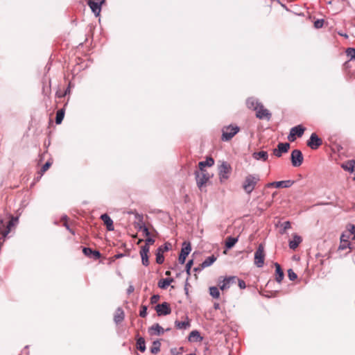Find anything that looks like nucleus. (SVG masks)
<instances>
[{"instance_id":"nucleus-17","label":"nucleus","mask_w":355,"mask_h":355,"mask_svg":"<svg viewBox=\"0 0 355 355\" xmlns=\"http://www.w3.org/2000/svg\"><path fill=\"white\" fill-rule=\"evenodd\" d=\"M253 159L257 161L266 162L268 158V154L266 151L254 152L252 155Z\"/></svg>"},{"instance_id":"nucleus-9","label":"nucleus","mask_w":355,"mask_h":355,"mask_svg":"<svg viewBox=\"0 0 355 355\" xmlns=\"http://www.w3.org/2000/svg\"><path fill=\"white\" fill-rule=\"evenodd\" d=\"M322 144V139L318 137V135H311L309 139L307 141V146L313 149H318Z\"/></svg>"},{"instance_id":"nucleus-26","label":"nucleus","mask_w":355,"mask_h":355,"mask_svg":"<svg viewBox=\"0 0 355 355\" xmlns=\"http://www.w3.org/2000/svg\"><path fill=\"white\" fill-rule=\"evenodd\" d=\"M173 282V278H165V279H161L159 282H158V286L160 288H162V289H165L172 282Z\"/></svg>"},{"instance_id":"nucleus-38","label":"nucleus","mask_w":355,"mask_h":355,"mask_svg":"<svg viewBox=\"0 0 355 355\" xmlns=\"http://www.w3.org/2000/svg\"><path fill=\"white\" fill-rule=\"evenodd\" d=\"M189 340H191L192 338H195L196 340H201L202 338L200 337V335L199 334V332L196 330H194V331H192L190 334H189Z\"/></svg>"},{"instance_id":"nucleus-53","label":"nucleus","mask_w":355,"mask_h":355,"mask_svg":"<svg viewBox=\"0 0 355 355\" xmlns=\"http://www.w3.org/2000/svg\"><path fill=\"white\" fill-rule=\"evenodd\" d=\"M140 229L142 230L145 236H148L150 235V232L146 225H143V226L140 227Z\"/></svg>"},{"instance_id":"nucleus-5","label":"nucleus","mask_w":355,"mask_h":355,"mask_svg":"<svg viewBox=\"0 0 355 355\" xmlns=\"http://www.w3.org/2000/svg\"><path fill=\"white\" fill-rule=\"evenodd\" d=\"M265 260L264 248L260 244L254 252V264L258 268L263 267Z\"/></svg>"},{"instance_id":"nucleus-39","label":"nucleus","mask_w":355,"mask_h":355,"mask_svg":"<svg viewBox=\"0 0 355 355\" xmlns=\"http://www.w3.org/2000/svg\"><path fill=\"white\" fill-rule=\"evenodd\" d=\"M346 54L349 58H350L351 60L355 59V49L354 48L347 49Z\"/></svg>"},{"instance_id":"nucleus-15","label":"nucleus","mask_w":355,"mask_h":355,"mask_svg":"<svg viewBox=\"0 0 355 355\" xmlns=\"http://www.w3.org/2000/svg\"><path fill=\"white\" fill-rule=\"evenodd\" d=\"M149 246L147 245H144L141 247L140 250V255L141 257L142 264L145 266H148L149 265L148 261V252H149Z\"/></svg>"},{"instance_id":"nucleus-34","label":"nucleus","mask_w":355,"mask_h":355,"mask_svg":"<svg viewBox=\"0 0 355 355\" xmlns=\"http://www.w3.org/2000/svg\"><path fill=\"white\" fill-rule=\"evenodd\" d=\"M305 130L306 129L304 126L302 125H298L292 128L289 133H304Z\"/></svg>"},{"instance_id":"nucleus-28","label":"nucleus","mask_w":355,"mask_h":355,"mask_svg":"<svg viewBox=\"0 0 355 355\" xmlns=\"http://www.w3.org/2000/svg\"><path fill=\"white\" fill-rule=\"evenodd\" d=\"M238 241V238L229 236L225 241V247L227 249L232 248Z\"/></svg>"},{"instance_id":"nucleus-31","label":"nucleus","mask_w":355,"mask_h":355,"mask_svg":"<svg viewBox=\"0 0 355 355\" xmlns=\"http://www.w3.org/2000/svg\"><path fill=\"white\" fill-rule=\"evenodd\" d=\"M161 343L159 340H155L153 343V346L150 348V352L156 354L160 351Z\"/></svg>"},{"instance_id":"nucleus-56","label":"nucleus","mask_w":355,"mask_h":355,"mask_svg":"<svg viewBox=\"0 0 355 355\" xmlns=\"http://www.w3.org/2000/svg\"><path fill=\"white\" fill-rule=\"evenodd\" d=\"M94 259H99L101 257V253L97 250H93L92 256Z\"/></svg>"},{"instance_id":"nucleus-55","label":"nucleus","mask_w":355,"mask_h":355,"mask_svg":"<svg viewBox=\"0 0 355 355\" xmlns=\"http://www.w3.org/2000/svg\"><path fill=\"white\" fill-rule=\"evenodd\" d=\"M155 243V239L150 238V237H148L146 239V244L145 245H147V246H148L149 245H152Z\"/></svg>"},{"instance_id":"nucleus-51","label":"nucleus","mask_w":355,"mask_h":355,"mask_svg":"<svg viewBox=\"0 0 355 355\" xmlns=\"http://www.w3.org/2000/svg\"><path fill=\"white\" fill-rule=\"evenodd\" d=\"M236 282H238V285L241 289L245 288L246 284L243 280L237 278Z\"/></svg>"},{"instance_id":"nucleus-62","label":"nucleus","mask_w":355,"mask_h":355,"mask_svg":"<svg viewBox=\"0 0 355 355\" xmlns=\"http://www.w3.org/2000/svg\"><path fill=\"white\" fill-rule=\"evenodd\" d=\"M218 307V304L215 305V308L217 309Z\"/></svg>"},{"instance_id":"nucleus-12","label":"nucleus","mask_w":355,"mask_h":355,"mask_svg":"<svg viewBox=\"0 0 355 355\" xmlns=\"http://www.w3.org/2000/svg\"><path fill=\"white\" fill-rule=\"evenodd\" d=\"M289 148V143H279L277 148L273 150V153L276 157H280L283 153H287Z\"/></svg>"},{"instance_id":"nucleus-64","label":"nucleus","mask_w":355,"mask_h":355,"mask_svg":"<svg viewBox=\"0 0 355 355\" xmlns=\"http://www.w3.org/2000/svg\"><path fill=\"white\" fill-rule=\"evenodd\" d=\"M67 92H69V89H67V91H65V94H67Z\"/></svg>"},{"instance_id":"nucleus-13","label":"nucleus","mask_w":355,"mask_h":355,"mask_svg":"<svg viewBox=\"0 0 355 355\" xmlns=\"http://www.w3.org/2000/svg\"><path fill=\"white\" fill-rule=\"evenodd\" d=\"M169 330V328L166 329V331ZM164 332L165 330L158 323L154 324L148 328V333L151 336H160L164 334Z\"/></svg>"},{"instance_id":"nucleus-29","label":"nucleus","mask_w":355,"mask_h":355,"mask_svg":"<svg viewBox=\"0 0 355 355\" xmlns=\"http://www.w3.org/2000/svg\"><path fill=\"white\" fill-rule=\"evenodd\" d=\"M352 232H349V229L347 228V230L344 232L340 236V240H343V241L350 242V240L352 241Z\"/></svg>"},{"instance_id":"nucleus-41","label":"nucleus","mask_w":355,"mask_h":355,"mask_svg":"<svg viewBox=\"0 0 355 355\" xmlns=\"http://www.w3.org/2000/svg\"><path fill=\"white\" fill-rule=\"evenodd\" d=\"M183 348L180 347L171 349V355H182Z\"/></svg>"},{"instance_id":"nucleus-59","label":"nucleus","mask_w":355,"mask_h":355,"mask_svg":"<svg viewBox=\"0 0 355 355\" xmlns=\"http://www.w3.org/2000/svg\"><path fill=\"white\" fill-rule=\"evenodd\" d=\"M64 225L70 232H71L73 234H74V232L69 227V226L68 225V224L67 223H64Z\"/></svg>"},{"instance_id":"nucleus-43","label":"nucleus","mask_w":355,"mask_h":355,"mask_svg":"<svg viewBox=\"0 0 355 355\" xmlns=\"http://www.w3.org/2000/svg\"><path fill=\"white\" fill-rule=\"evenodd\" d=\"M51 162H50L49 161L46 162L42 167L41 168V175H42V174L46 172L49 168V167L51 166Z\"/></svg>"},{"instance_id":"nucleus-6","label":"nucleus","mask_w":355,"mask_h":355,"mask_svg":"<svg viewBox=\"0 0 355 355\" xmlns=\"http://www.w3.org/2000/svg\"><path fill=\"white\" fill-rule=\"evenodd\" d=\"M291 160L293 166L298 167L301 166L304 161V157L302 152L298 149H295L291 152Z\"/></svg>"},{"instance_id":"nucleus-46","label":"nucleus","mask_w":355,"mask_h":355,"mask_svg":"<svg viewBox=\"0 0 355 355\" xmlns=\"http://www.w3.org/2000/svg\"><path fill=\"white\" fill-rule=\"evenodd\" d=\"M282 226L283 227V231L281 232L282 234H284L286 230L290 229L291 227L289 221L284 222Z\"/></svg>"},{"instance_id":"nucleus-30","label":"nucleus","mask_w":355,"mask_h":355,"mask_svg":"<svg viewBox=\"0 0 355 355\" xmlns=\"http://www.w3.org/2000/svg\"><path fill=\"white\" fill-rule=\"evenodd\" d=\"M137 349L141 351V352H145L146 350V345H145V340L144 338L140 337L137 340Z\"/></svg>"},{"instance_id":"nucleus-19","label":"nucleus","mask_w":355,"mask_h":355,"mask_svg":"<svg viewBox=\"0 0 355 355\" xmlns=\"http://www.w3.org/2000/svg\"><path fill=\"white\" fill-rule=\"evenodd\" d=\"M302 241V239L301 236L295 234L293 236V239L289 241V248L292 250H295L298 247Z\"/></svg>"},{"instance_id":"nucleus-16","label":"nucleus","mask_w":355,"mask_h":355,"mask_svg":"<svg viewBox=\"0 0 355 355\" xmlns=\"http://www.w3.org/2000/svg\"><path fill=\"white\" fill-rule=\"evenodd\" d=\"M101 219L103 221L104 224L106 225L108 231L114 230L113 220L111 219V218L107 214H102L101 216Z\"/></svg>"},{"instance_id":"nucleus-21","label":"nucleus","mask_w":355,"mask_h":355,"mask_svg":"<svg viewBox=\"0 0 355 355\" xmlns=\"http://www.w3.org/2000/svg\"><path fill=\"white\" fill-rule=\"evenodd\" d=\"M214 164V160L212 157H207L205 161L200 162L198 164L200 171H205V166H211Z\"/></svg>"},{"instance_id":"nucleus-61","label":"nucleus","mask_w":355,"mask_h":355,"mask_svg":"<svg viewBox=\"0 0 355 355\" xmlns=\"http://www.w3.org/2000/svg\"><path fill=\"white\" fill-rule=\"evenodd\" d=\"M169 274H170V272H169V271H167V272H166V275H168Z\"/></svg>"},{"instance_id":"nucleus-54","label":"nucleus","mask_w":355,"mask_h":355,"mask_svg":"<svg viewBox=\"0 0 355 355\" xmlns=\"http://www.w3.org/2000/svg\"><path fill=\"white\" fill-rule=\"evenodd\" d=\"M159 296L157 295H154L151 297L150 298V302L152 304H155L157 302V301L159 300Z\"/></svg>"},{"instance_id":"nucleus-37","label":"nucleus","mask_w":355,"mask_h":355,"mask_svg":"<svg viewBox=\"0 0 355 355\" xmlns=\"http://www.w3.org/2000/svg\"><path fill=\"white\" fill-rule=\"evenodd\" d=\"M164 253L161 252H159L158 250H157V253H156V262L158 263V264H162L164 261V257L163 255Z\"/></svg>"},{"instance_id":"nucleus-22","label":"nucleus","mask_w":355,"mask_h":355,"mask_svg":"<svg viewBox=\"0 0 355 355\" xmlns=\"http://www.w3.org/2000/svg\"><path fill=\"white\" fill-rule=\"evenodd\" d=\"M175 325L178 329H187L190 327V321L188 318H187L184 321L182 322L176 320L175 322Z\"/></svg>"},{"instance_id":"nucleus-63","label":"nucleus","mask_w":355,"mask_h":355,"mask_svg":"<svg viewBox=\"0 0 355 355\" xmlns=\"http://www.w3.org/2000/svg\"><path fill=\"white\" fill-rule=\"evenodd\" d=\"M67 92H69V89H67V91H65V94H67Z\"/></svg>"},{"instance_id":"nucleus-36","label":"nucleus","mask_w":355,"mask_h":355,"mask_svg":"<svg viewBox=\"0 0 355 355\" xmlns=\"http://www.w3.org/2000/svg\"><path fill=\"white\" fill-rule=\"evenodd\" d=\"M347 248H351V243L347 241H343V240H340V243L338 247V250H344Z\"/></svg>"},{"instance_id":"nucleus-7","label":"nucleus","mask_w":355,"mask_h":355,"mask_svg":"<svg viewBox=\"0 0 355 355\" xmlns=\"http://www.w3.org/2000/svg\"><path fill=\"white\" fill-rule=\"evenodd\" d=\"M105 0H89L88 5L96 16H98L101 11V6Z\"/></svg>"},{"instance_id":"nucleus-10","label":"nucleus","mask_w":355,"mask_h":355,"mask_svg":"<svg viewBox=\"0 0 355 355\" xmlns=\"http://www.w3.org/2000/svg\"><path fill=\"white\" fill-rule=\"evenodd\" d=\"M155 310L159 316L166 315L171 313V309L167 302L159 304L155 306Z\"/></svg>"},{"instance_id":"nucleus-40","label":"nucleus","mask_w":355,"mask_h":355,"mask_svg":"<svg viewBox=\"0 0 355 355\" xmlns=\"http://www.w3.org/2000/svg\"><path fill=\"white\" fill-rule=\"evenodd\" d=\"M170 248H171V244L166 243L164 245L159 246L157 248V250H159V252L164 253L165 252L168 251L170 250Z\"/></svg>"},{"instance_id":"nucleus-47","label":"nucleus","mask_w":355,"mask_h":355,"mask_svg":"<svg viewBox=\"0 0 355 355\" xmlns=\"http://www.w3.org/2000/svg\"><path fill=\"white\" fill-rule=\"evenodd\" d=\"M235 135H222L221 140L223 141H229Z\"/></svg>"},{"instance_id":"nucleus-3","label":"nucleus","mask_w":355,"mask_h":355,"mask_svg":"<svg viewBox=\"0 0 355 355\" xmlns=\"http://www.w3.org/2000/svg\"><path fill=\"white\" fill-rule=\"evenodd\" d=\"M232 167L227 162H223L218 166V178L220 183L226 182L231 174Z\"/></svg>"},{"instance_id":"nucleus-49","label":"nucleus","mask_w":355,"mask_h":355,"mask_svg":"<svg viewBox=\"0 0 355 355\" xmlns=\"http://www.w3.org/2000/svg\"><path fill=\"white\" fill-rule=\"evenodd\" d=\"M324 24V20L323 19H318L314 23V26L316 28H322Z\"/></svg>"},{"instance_id":"nucleus-1","label":"nucleus","mask_w":355,"mask_h":355,"mask_svg":"<svg viewBox=\"0 0 355 355\" xmlns=\"http://www.w3.org/2000/svg\"><path fill=\"white\" fill-rule=\"evenodd\" d=\"M246 104L248 108L256 111V116L257 118L260 119H270L271 116L270 112L266 109L263 105L260 104L256 99L253 98H248L247 100Z\"/></svg>"},{"instance_id":"nucleus-60","label":"nucleus","mask_w":355,"mask_h":355,"mask_svg":"<svg viewBox=\"0 0 355 355\" xmlns=\"http://www.w3.org/2000/svg\"><path fill=\"white\" fill-rule=\"evenodd\" d=\"M187 355H196V354H194V353H191V354H187Z\"/></svg>"},{"instance_id":"nucleus-35","label":"nucleus","mask_w":355,"mask_h":355,"mask_svg":"<svg viewBox=\"0 0 355 355\" xmlns=\"http://www.w3.org/2000/svg\"><path fill=\"white\" fill-rule=\"evenodd\" d=\"M64 112L62 110H59L56 113L55 122L57 124H60L64 118Z\"/></svg>"},{"instance_id":"nucleus-23","label":"nucleus","mask_w":355,"mask_h":355,"mask_svg":"<svg viewBox=\"0 0 355 355\" xmlns=\"http://www.w3.org/2000/svg\"><path fill=\"white\" fill-rule=\"evenodd\" d=\"M275 268H276V277H275V279L276 281L278 282V283H280L283 278H284V272L283 270H282L281 268V266L278 263H275Z\"/></svg>"},{"instance_id":"nucleus-27","label":"nucleus","mask_w":355,"mask_h":355,"mask_svg":"<svg viewBox=\"0 0 355 355\" xmlns=\"http://www.w3.org/2000/svg\"><path fill=\"white\" fill-rule=\"evenodd\" d=\"M216 260V257L214 255H211L205 259V260L201 263V268H207L212 265Z\"/></svg>"},{"instance_id":"nucleus-50","label":"nucleus","mask_w":355,"mask_h":355,"mask_svg":"<svg viewBox=\"0 0 355 355\" xmlns=\"http://www.w3.org/2000/svg\"><path fill=\"white\" fill-rule=\"evenodd\" d=\"M348 229L349 230V232H352V241H355V225H349L348 226Z\"/></svg>"},{"instance_id":"nucleus-48","label":"nucleus","mask_w":355,"mask_h":355,"mask_svg":"<svg viewBox=\"0 0 355 355\" xmlns=\"http://www.w3.org/2000/svg\"><path fill=\"white\" fill-rule=\"evenodd\" d=\"M147 315V307L146 306H141V309L140 310V312H139V315L141 317V318H145Z\"/></svg>"},{"instance_id":"nucleus-11","label":"nucleus","mask_w":355,"mask_h":355,"mask_svg":"<svg viewBox=\"0 0 355 355\" xmlns=\"http://www.w3.org/2000/svg\"><path fill=\"white\" fill-rule=\"evenodd\" d=\"M237 277L235 276H230L225 278L220 284L219 287L222 291L228 289L232 284L236 283Z\"/></svg>"},{"instance_id":"nucleus-57","label":"nucleus","mask_w":355,"mask_h":355,"mask_svg":"<svg viewBox=\"0 0 355 355\" xmlns=\"http://www.w3.org/2000/svg\"><path fill=\"white\" fill-rule=\"evenodd\" d=\"M205 268H201V264L198 266V267H196L193 268V270L195 272H200L202 269H204Z\"/></svg>"},{"instance_id":"nucleus-52","label":"nucleus","mask_w":355,"mask_h":355,"mask_svg":"<svg viewBox=\"0 0 355 355\" xmlns=\"http://www.w3.org/2000/svg\"><path fill=\"white\" fill-rule=\"evenodd\" d=\"M302 135H288V139L290 141H294L297 137H301Z\"/></svg>"},{"instance_id":"nucleus-42","label":"nucleus","mask_w":355,"mask_h":355,"mask_svg":"<svg viewBox=\"0 0 355 355\" xmlns=\"http://www.w3.org/2000/svg\"><path fill=\"white\" fill-rule=\"evenodd\" d=\"M288 276L290 280H291V281L296 279L297 277L296 273L292 269H289L288 270Z\"/></svg>"},{"instance_id":"nucleus-24","label":"nucleus","mask_w":355,"mask_h":355,"mask_svg":"<svg viewBox=\"0 0 355 355\" xmlns=\"http://www.w3.org/2000/svg\"><path fill=\"white\" fill-rule=\"evenodd\" d=\"M240 129L237 125H230L223 128L222 133H238Z\"/></svg>"},{"instance_id":"nucleus-33","label":"nucleus","mask_w":355,"mask_h":355,"mask_svg":"<svg viewBox=\"0 0 355 355\" xmlns=\"http://www.w3.org/2000/svg\"><path fill=\"white\" fill-rule=\"evenodd\" d=\"M209 294L211 297L216 299L218 298L220 296L219 290L216 286H211L209 288Z\"/></svg>"},{"instance_id":"nucleus-25","label":"nucleus","mask_w":355,"mask_h":355,"mask_svg":"<svg viewBox=\"0 0 355 355\" xmlns=\"http://www.w3.org/2000/svg\"><path fill=\"white\" fill-rule=\"evenodd\" d=\"M18 221H19V218L17 216H16V217L10 216V220H9V222L7 224V230L6 232V234H9L12 230V227H15L17 225Z\"/></svg>"},{"instance_id":"nucleus-8","label":"nucleus","mask_w":355,"mask_h":355,"mask_svg":"<svg viewBox=\"0 0 355 355\" xmlns=\"http://www.w3.org/2000/svg\"><path fill=\"white\" fill-rule=\"evenodd\" d=\"M183 247L181 250V252L179 256V262L181 264L184 263L187 257L191 251V247L190 243L184 241L182 244Z\"/></svg>"},{"instance_id":"nucleus-2","label":"nucleus","mask_w":355,"mask_h":355,"mask_svg":"<svg viewBox=\"0 0 355 355\" xmlns=\"http://www.w3.org/2000/svg\"><path fill=\"white\" fill-rule=\"evenodd\" d=\"M259 181V176L258 175H248L243 182L242 187L248 194H250L254 189Z\"/></svg>"},{"instance_id":"nucleus-32","label":"nucleus","mask_w":355,"mask_h":355,"mask_svg":"<svg viewBox=\"0 0 355 355\" xmlns=\"http://www.w3.org/2000/svg\"><path fill=\"white\" fill-rule=\"evenodd\" d=\"M7 230V225H6L3 219H0V234L3 238H6L8 234H6Z\"/></svg>"},{"instance_id":"nucleus-58","label":"nucleus","mask_w":355,"mask_h":355,"mask_svg":"<svg viewBox=\"0 0 355 355\" xmlns=\"http://www.w3.org/2000/svg\"><path fill=\"white\" fill-rule=\"evenodd\" d=\"M134 289H135V288H134V286H132V285H130V286L128 287V290H127V293H128V294H130V293H132L134 291Z\"/></svg>"},{"instance_id":"nucleus-14","label":"nucleus","mask_w":355,"mask_h":355,"mask_svg":"<svg viewBox=\"0 0 355 355\" xmlns=\"http://www.w3.org/2000/svg\"><path fill=\"white\" fill-rule=\"evenodd\" d=\"M294 183V181L292 180H282V181H278V182H273L268 183L267 184L268 187H275L276 188H289L291 187Z\"/></svg>"},{"instance_id":"nucleus-44","label":"nucleus","mask_w":355,"mask_h":355,"mask_svg":"<svg viewBox=\"0 0 355 355\" xmlns=\"http://www.w3.org/2000/svg\"><path fill=\"white\" fill-rule=\"evenodd\" d=\"M83 252L85 256L89 257H91L93 254V250L89 248H84L83 249Z\"/></svg>"},{"instance_id":"nucleus-45","label":"nucleus","mask_w":355,"mask_h":355,"mask_svg":"<svg viewBox=\"0 0 355 355\" xmlns=\"http://www.w3.org/2000/svg\"><path fill=\"white\" fill-rule=\"evenodd\" d=\"M193 259H191V260H189L186 265V272L188 275H191V268L193 265Z\"/></svg>"},{"instance_id":"nucleus-20","label":"nucleus","mask_w":355,"mask_h":355,"mask_svg":"<svg viewBox=\"0 0 355 355\" xmlns=\"http://www.w3.org/2000/svg\"><path fill=\"white\" fill-rule=\"evenodd\" d=\"M124 317H125V314H124V311H123V309L121 308H118L114 314V322L116 324H119L123 320Z\"/></svg>"},{"instance_id":"nucleus-4","label":"nucleus","mask_w":355,"mask_h":355,"mask_svg":"<svg viewBox=\"0 0 355 355\" xmlns=\"http://www.w3.org/2000/svg\"><path fill=\"white\" fill-rule=\"evenodd\" d=\"M196 184L200 189L207 184L210 178V175L207 171H200L195 172Z\"/></svg>"},{"instance_id":"nucleus-18","label":"nucleus","mask_w":355,"mask_h":355,"mask_svg":"<svg viewBox=\"0 0 355 355\" xmlns=\"http://www.w3.org/2000/svg\"><path fill=\"white\" fill-rule=\"evenodd\" d=\"M342 168L350 173H354V180H355V160H349L342 164Z\"/></svg>"}]
</instances>
